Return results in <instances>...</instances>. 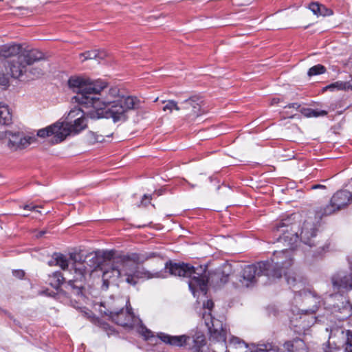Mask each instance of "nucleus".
<instances>
[{"label": "nucleus", "mask_w": 352, "mask_h": 352, "mask_svg": "<svg viewBox=\"0 0 352 352\" xmlns=\"http://www.w3.org/2000/svg\"><path fill=\"white\" fill-rule=\"evenodd\" d=\"M87 140L90 144H94L96 142H102L104 140L102 135H98L95 132L89 131L86 135Z\"/></svg>", "instance_id": "nucleus-31"}, {"label": "nucleus", "mask_w": 352, "mask_h": 352, "mask_svg": "<svg viewBox=\"0 0 352 352\" xmlns=\"http://www.w3.org/2000/svg\"><path fill=\"white\" fill-rule=\"evenodd\" d=\"M311 189H323V190H325L326 189V186H324V185H321V184H316V185H313L311 188Z\"/></svg>", "instance_id": "nucleus-42"}, {"label": "nucleus", "mask_w": 352, "mask_h": 352, "mask_svg": "<svg viewBox=\"0 0 352 352\" xmlns=\"http://www.w3.org/2000/svg\"><path fill=\"white\" fill-rule=\"evenodd\" d=\"M8 84V78L4 74H0V85L6 86Z\"/></svg>", "instance_id": "nucleus-37"}, {"label": "nucleus", "mask_w": 352, "mask_h": 352, "mask_svg": "<svg viewBox=\"0 0 352 352\" xmlns=\"http://www.w3.org/2000/svg\"><path fill=\"white\" fill-rule=\"evenodd\" d=\"M151 198V196H148L146 195H144V197H143V199L141 201V205L142 206H146L147 205V203L145 202V200L146 199H148V200H150Z\"/></svg>", "instance_id": "nucleus-41"}, {"label": "nucleus", "mask_w": 352, "mask_h": 352, "mask_svg": "<svg viewBox=\"0 0 352 352\" xmlns=\"http://www.w3.org/2000/svg\"><path fill=\"white\" fill-rule=\"evenodd\" d=\"M316 229L313 222L309 221H305L300 232V239L305 243L309 245L310 247L314 245V243L311 242V239L316 236Z\"/></svg>", "instance_id": "nucleus-18"}, {"label": "nucleus", "mask_w": 352, "mask_h": 352, "mask_svg": "<svg viewBox=\"0 0 352 352\" xmlns=\"http://www.w3.org/2000/svg\"><path fill=\"white\" fill-rule=\"evenodd\" d=\"M346 85V90L351 89L352 90V79L348 82H344Z\"/></svg>", "instance_id": "nucleus-44"}, {"label": "nucleus", "mask_w": 352, "mask_h": 352, "mask_svg": "<svg viewBox=\"0 0 352 352\" xmlns=\"http://www.w3.org/2000/svg\"><path fill=\"white\" fill-rule=\"evenodd\" d=\"M339 210L336 206L330 201V204L316 210V215L318 218L321 219L322 217L327 215L332 214L336 211Z\"/></svg>", "instance_id": "nucleus-25"}, {"label": "nucleus", "mask_w": 352, "mask_h": 352, "mask_svg": "<svg viewBox=\"0 0 352 352\" xmlns=\"http://www.w3.org/2000/svg\"><path fill=\"white\" fill-rule=\"evenodd\" d=\"M45 231H41V232H39L36 235V236L37 238L41 237V236H43L45 234Z\"/></svg>", "instance_id": "nucleus-46"}, {"label": "nucleus", "mask_w": 352, "mask_h": 352, "mask_svg": "<svg viewBox=\"0 0 352 352\" xmlns=\"http://www.w3.org/2000/svg\"><path fill=\"white\" fill-rule=\"evenodd\" d=\"M37 208H38V206L25 205L23 206V208L25 210H29L36 211L38 212H41L40 211L36 210Z\"/></svg>", "instance_id": "nucleus-39"}, {"label": "nucleus", "mask_w": 352, "mask_h": 352, "mask_svg": "<svg viewBox=\"0 0 352 352\" xmlns=\"http://www.w3.org/2000/svg\"><path fill=\"white\" fill-rule=\"evenodd\" d=\"M140 103V100L137 97L122 96L107 107L98 111H90L87 113L92 119L105 118L111 119L114 123H122L127 120L129 111L138 109Z\"/></svg>", "instance_id": "nucleus-5"}, {"label": "nucleus", "mask_w": 352, "mask_h": 352, "mask_svg": "<svg viewBox=\"0 0 352 352\" xmlns=\"http://www.w3.org/2000/svg\"><path fill=\"white\" fill-rule=\"evenodd\" d=\"M277 230L282 234L278 243L285 248L275 251L271 261H261L245 266L242 270L239 287H248L257 282L261 276H267L268 279L280 278L283 272L292 266V250L296 246L299 240L298 227L296 224L282 223L277 226Z\"/></svg>", "instance_id": "nucleus-1"}, {"label": "nucleus", "mask_w": 352, "mask_h": 352, "mask_svg": "<svg viewBox=\"0 0 352 352\" xmlns=\"http://www.w3.org/2000/svg\"><path fill=\"white\" fill-rule=\"evenodd\" d=\"M287 222V220H285V223H286V224H287V225H289ZM283 223H285V221H283ZM281 223H282V222H281V223H280L278 224V226L281 225Z\"/></svg>", "instance_id": "nucleus-48"}, {"label": "nucleus", "mask_w": 352, "mask_h": 352, "mask_svg": "<svg viewBox=\"0 0 352 352\" xmlns=\"http://www.w3.org/2000/svg\"><path fill=\"white\" fill-rule=\"evenodd\" d=\"M76 116L78 117L74 120L73 124L69 122H61L63 128H65L69 131L68 135L72 133H78L87 127V120L83 116L82 111L77 109L69 111L68 114L69 118H74Z\"/></svg>", "instance_id": "nucleus-14"}, {"label": "nucleus", "mask_w": 352, "mask_h": 352, "mask_svg": "<svg viewBox=\"0 0 352 352\" xmlns=\"http://www.w3.org/2000/svg\"><path fill=\"white\" fill-rule=\"evenodd\" d=\"M285 274L286 276V279L288 285L295 286L294 283L296 282V278L287 276L286 273Z\"/></svg>", "instance_id": "nucleus-38"}, {"label": "nucleus", "mask_w": 352, "mask_h": 352, "mask_svg": "<svg viewBox=\"0 0 352 352\" xmlns=\"http://www.w3.org/2000/svg\"><path fill=\"white\" fill-rule=\"evenodd\" d=\"M49 55L38 49L30 45H1L0 58H14L9 63L10 74L13 78H19L24 74H28L32 79H38L46 73V68L43 65L31 67L35 63L47 60Z\"/></svg>", "instance_id": "nucleus-3"}, {"label": "nucleus", "mask_w": 352, "mask_h": 352, "mask_svg": "<svg viewBox=\"0 0 352 352\" xmlns=\"http://www.w3.org/2000/svg\"><path fill=\"white\" fill-rule=\"evenodd\" d=\"M147 334H144V336L148 338L150 336L151 331H146Z\"/></svg>", "instance_id": "nucleus-47"}, {"label": "nucleus", "mask_w": 352, "mask_h": 352, "mask_svg": "<svg viewBox=\"0 0 352 352\" xmlns=\"http://www.w3.org/2000/svg\"><path fill=\"white\" fill-rule=\"evenodd\" d=\"M24 217H28L29 214H27V212H25V214H23Z\"/></svg>", "instance_id": "nucleus-50"}, {"label": "nucleus", "mask_w": 352, "mask_h": 352, "mask_svg": "<svg viewBox=\"0 0 352 352\" xmlns=\"http://www.w3.org/2000/svg\"><path fill=\"white\" fill-rule=\"evenodd\" d=\"M300 107V105L298 103H292V104H288L287 106H286L285 107H288V108H294V109H298L299 107Z\"/></svg>", "instance_id": "nucleus-43"}, {"label": "nucleus", "mask_w": 352, "mask_h": 352, "mask_svg": "<svg viewBox=\"0 0 352 352\" xmlns=\"http://www.w3.org/2000/svg\"><path fill=\"white\" fill-rule=\"evenodd\" d=\"M204 320L208 327L209 338V349L212 352H228V346L226 344L227 329L223 322L210 314H204Z\"/></svg>", "instance_id": "nucleus-7"}, {"label": "nucleus", "mask_w": 352, "mask_h": 352, "mask_svg": "<svg viewBox=\"0 0 352 352\" xmlns=\"http://www.w3.org/2000/svg\"><path fill=\"white\" fill-rule=\"evenodd\" d=\"M162 103L164 104L162 108L164 112L167 111L169 113H172L174 111H176L182 113L181 102L179 104L175 100H163Z\"/></svg>", "instance_id": "nucleus-26"}, {"label": "nucleus", "mask_w": 352, "mask_h": 352, "mask_svg": "<svg viewBox=\"0 0 352 352\" xmlns=\"http://www.w3.org/2000/svg\"><path fill=\"white\" fill-rule=\"evenodd\" d=\"M68 130L63 128L61 122L56 123L38 131L37 135L41 138L53 136L52 142L59 143L63 141L68 136Z\"/></svg>", "instance_id": "nucleus-13"}, {"label": "nucleus", "mask_w": 352, "mask_h": 352, "mask_svg": "<svg viewBox=\"0 0 352 352\" xmlns=\"http://www.w3.org/2000/svg\"><path fill=\"white\" fill-rule=\"evenodd\" d=\"M298 296L302 298V302L307 306V309H302V311L313 314L317 310L320 303V297L307 289L299 291Z\"/></svg>", "instance_id": "nucleus-16"}, {"label": "nucleus", "mask_w": 352, "mask_h": 352, "mask_svg": "<svg viewBox=\"0 0 352 352\" xmlns=\"http://www.w3.org/2000/svg\"><path fill=\"white\" fill-rule=\"evenodd\" d=\"M155 252L130 253L119 255L113 258V261H108L102 265H97V267L103 272L102 278L104 285L108 287V280L111 278H123L124 280L131 285H135L140 278H160V272L151 273L144 267L138 265L144 263L148 259L155 257Z\"/></svg>", "instance_id": "nucleus-2"}, {"label": "nucleus", "mask_w": 352, "mask_h": 352, "mask_svg": "<svg viewBox=\"0 0 352 352\" xmlns=\"http://www.w3.org/2000/svg\"><path fill=\"white\" fill-rule=\"evenodd\" d=\"M228 352H252V346H250L238 338H233L228 345Z\"/></svg>", "instance_id": "nucleus-20"}, {"label": "nucleus", "mask_w": 352, "mask_h": 352, "mask_svg": "<svg viewBox=\"0 0 352 352\" xmlns=\"http://www.w3.org/2000/svg\"><path fill=\"white\" fill-rule=\"evenodd\" d=\"M69 87L77 93L76 100L85 107H89L93 95L100 94L106 87L102 80H92L80 76H72L68 80Z\"/></svg>", "instance_id": "nucleus-6"}, {"label": "nucleus", "mask_w": 352, "mask_h": 352, "mask_svg": "<svg viewBox=\"0 0 352 352\" xmlns=\"http://www.w3.org/2000/svg\"><path fill=\"white\" fill-rule=\"evenodd\" d=\"M352 195L350 191L346 190L338 191L331 198V201L339 210L345 207L351 203Z\"/></svg>", "instance_id": "nucleus-19"}, {"label": "nucleus", "mask_w": 352, "mask_h": 352, "mask_svg": "<svg viewBox=\"0 0 352 352\" xmlns=\"http://www.w3.org/2000/svg\"><path fill=\"white\" fill-rule=\"evenodd\" d=\"M54 258L55 259L56 264L61 269L65 270L68 267V260L65 256L62 254L56 253L54 255Z\"/></svg>", "instance_id": "nucleus-29"}, {"label": "nucleus", "mask_w": 352, "mask_h": 352, "mask_svg": "<svg viewBox=\"0 0 352 352\" xmlns=\"http://www.w3.org/2000/svg\"><path fill=\"white\" fill-rule=\"evenodd\" d=\"M5 138L8 140V146L13 150L25 148L31 144L32 138L25 137L19 132L13 133L10 131L5 132Z\"/></svg>", "instance_id": "nucleus-15"}, {"label": "nucleus", "mask_w": 352, "mask_h": 352, "mask_svg": "<svg viewBox=\"0 0 352 352\" xmlns=\"http://www.w3.org/2000/svg\"><path fill=\"white\" fill-rule=\"evenodd\" d=\"M284 347L289 352H307L306 344L301 339H294L284 344Z\"/></svg>", "instance_id": "nucleus-21"}, {"label": "nucleus", "mask_w": 352, "mask_h": 352, "mask_svg": "<svg viewBox=\"0 0 352 352\" xmlns=\"http://www.w3.org/2000/svg\"><path fill=\"white\" fill-rule=\"evenodd\" d=\"M165 269L168 270L171 275L190 278L188 286L194 296L198 290H200L205 295L207 284L209 281L217 285L225 284L228 281L230 276L234 272L232 265L228 263H224L220 269L210 274L207 272L205 267L198 266L195 267L184 263H173L168 262L166 263Z\"/></svg>", "instance_id": "nucleus-4"}, {"label": "nucleus", "mask_w": 352, "mask_h": 352, "mask_svg": "<svg viewBox=\"0 0 352 352\" xmlns=\"http://www.w3.org/2000/svg\"><path fill=\"white\" fill-rule=\"evenodd\" d=\"M24 217H28L29 214H27V212H25V214H23Z\"/></svg>", "instance_id": "nucleus-49"}, {"label": "nucleus", "mask_w": 352, "mask_h": 352, "mask_svg": "<svg viewBox=\"0 0 352 352\" xmlns=\"http://www.w3.org/2000/svg\"><path fill=\"white\" fill-rule=\"evenodd\" d=\"M337 336H342V338H346L345 342V352H352V333L350 331H344L341 329H336L331 331L329 341L324 348L325 352H333L334 349H338L342 342L336 340L334 338Z\"/></svg>", "instance_id": "nucleus-12"}, {"label": "nucleus", "mask_w": 352, "mask_h": 352, "mask_svg": "<svg viewBox=\"0 0 352 352\" xmlns=\"http://www.w3.org/2000/svg\"><path fill=\"white\" fill-rule=\"evenodd\" d=\"M300 113L307 118L324 116L327 111L324 110L313 109L311 108H302Z\"/></svg>", "instance_id": "nucleus-28"}, {"label": "nucleus", "mask_w": 352, "mask_h": 352, "mask_svg": "<svg viewBox=\"0 0 352 352\" xmlns=\"http://www.w3.org/2000/svg\"><path fill=\"white\" fill-rule=\"evenodd\" d=\"M280 101V99L279 98H273L271 101V104H277Z\"/></svg>", "instance_id": "nucleus-45"}, {"label": "nucleus", "mask_w": 352, "mask_h": 352, "mask_svg": "<svg viewBox=\"0 0 352 352\" xmlns=\"http://www.w3.org/2000/svg\"><path fill=\"white\" fill-rule=\"evenodd\" d=\"M158 338L166 344L174 346H184L196 352L203 351V348L206 344L204 335L200 332L196 333L192 337L186 335L173 336L164 333H160Z\"/></svg>", "instance_id": "nucleus-8"}, {"label": "nucleus", "mask_w": 352, "mask_h": 352, "mask_svg": "<svg viewBox=\"0 0 352 352\" xmlns=\"http://www.w3.org/2000/svg\"><path fill=\"white\" fill-rule=\"evenodd\" d=\"M93 258V259H94V258L97 259V257H96V256L95 255V256H93V258Z\"/></svg>", "instance_id": "nucleus-51"}, {"label": "nucleus", "mask_w": 352, "mask_h": 352, "mask_svg": "<svg viewBox=\"0 0 352 352\" xmlns=\"http://www.w3.org/2000/svg\"><path fill=\"white\" fill-rule=\"evenodd\" d=\"M12 116L8 105L0 102V123L9 125L12 123Z\"/></svg>", "instance_id": "nucleus-22"}, {"label": "nucleus", "mask_w": 352, "mask_h": 352, "mask_svg": "<svg viewBox=\"0 0 352 352\" xmlns=\"http://www.w3.org/2000/svg\"><path fill=\"white\" fill-rule=\"evenodd\" d=\"M50 278V284L55 289H58L64 280L63 276L60 272L54 273Z\"/></svg>", "instance_id": "nucleus-30"}, {"label": "nucleus", "mask_w": 352, "mask_h": 352, "mask_svg": "<svg viewBox=\"0 0 352 352\" xmlns=\"http://www.w3.org/2000/svg\"><path fill=\"white\" fill-rule=\"evenodd\" d=\"M11 44L14 45V44H16V43H12Z\"/></svg>", "instance_id": "nucleus-52"}, {"label": "nucleus", "mask_w": 352, "mask_h": 352, "mask_svg": "<svg viewBox=\"0 0 352 352\" xmlns=\"http://www.w3.org/2000/svg\"><path fill=\"white\" fill-rule=\"evenodd\" d=\"M84 278L80 279L78 274H76L74 279L69 280L67 282V288L71 289L74 294L79 295L82 293L81 289L83 287L82 280Z\"/></svg>", "instance_id": "nucleus-23"}, {"label": "nucleus", "mask_w": 352, "mask_h": 352, "mask_svg": "<svg viewBox=\"0 0 352 352\" xmlns=\"http://www.w3.org/2000/svg\"><path fill=\"white\" fill-rule=\"evenodd\" d=\"M83 55L85 56V59H102L104 56V53L94 50L86 52Z\"/></svg>", "instance_id": "nucleus-34"}, {"label": "nucleus", "mask_w": 352, "mask_h": 352, "mask_svg": "<svg viewBox=\"0 0 352 352\" xmlns=\"http://www.w3.org/2000/svg\"><path fill=\"white\" fill-rule=\"evenodd\" d=\"M82 258L80 253L72 252L69 254V258L73 261L74 273L78 274L80 279L84 278L86 273L93 271L91 267L88 269L85 262L81 261Z\"/></svg>", "instance_id": "nucleus-17"}, {"label": "nucleus", "mask_w": 352, "mask_h": 352, "mask_svg": "<svg viewBox=\"0 0 352 352\" xmlns=\"http://www.w3.org/2000/svg\"><path fill=\"white\" fill-rule=\"evenodd\" d=\"M309 9L313 13L318 16H328L332 14V11L327 8L324 6L319 4L317 2H313L309 4Z\"/></svg>", "instance_id": "nucleus-24"}, {"label": "nucleus", "mask_w": 352, "mask_h": 352, "mask_svg": "<svg viewBox=\"0 0 352 352\" xmlns=\"http://www.w3.org/2000/svg\"><path fill=\"white\" fill-rule=\"evenodd\" d=\"M213 307H214V302L210 300H208L206 302L204 303L203 308L204 309V312L202 314V319L203 320H204V314H210V316H212L211 310ZM211 317L213 318L212 316H211Z\"/></svg>", "instance_id": "nucleus-36"}, {"label": "nucleus", "mask_w": 352, "mask_h": 352, "mask_svg": "<svg viewBox=\"0 0 352 352\" xmlns=\"http://www.w3.org/2000/svg\"><path fill=\"white\" fill-rule=\"evenodd\" d=\"M305 315H300L299 317L297 316L295 317H291L290 318V323L291 325H292L294 327H299L300 328L302 327V329H305V326L302 325L300 322L302 320V322H304L305 320Z\"/></svg>", "instance_id": "nucleus-35"}, {"label": "nucleus", "mask_w": 352, "mask_h": 352, "mask_svg": "<svg viewBox=\"0 0 352 352\" xmlns=\"http://www.w3.org/2000/svg\"><path fill=\"white\" fill-rule=\"evenodd\" d=\"M99 311L102 314L109 316L113 321L121 326L131 327L134 324L135 316L131 308L119 309L115 305H109L107 302H101Z\"/></svg>", "instance_id": "nucleus-9"}, {"label": "nucleus", "mask_w": 352, "mask_h": 352, "mask_svg": "<svg viewBox=\"0 0 352 352\" xmlns=\"http://www.w3.org/2000/svg\"><path fill=\"white\" fill-rule=\"evenodd\" d=\"M107 87V84L106 83V87L100 94L92 96L91 99H93V101L90 102L89 105V107H93L91 111H98V109L107 107V106L112 104L115 101H117L118 98L122 97L120 96V89L118 87H111L108 91H106L105 89Z\"/></svg>", "instance_id": "nucleus-10"}, {"label": "nucleus", "mask_w": 352, "mask_h": 352, "mask_svg": "<svg viewBox=\"0 0 352 352\" xmlns=\"http://www.w3.org/2000/svg\"><path fill=\"white\" fill-rule=\"evenodd\" d=\"M326 72V68L322 65L318 64L311 67L308 72L307 75L309 76H316L318 74H324Z\"/></svg>", "instance_id": "nucleus-32"}, {"label": "nucleus", "mask_w": 352, "mask_h": 352, "mask_svg": "<svg viewBox=\"0 0 352 352\" xmlns=\"http://www.w3.org/2000/svg\"><path fill=\"white\" fill-rule=\"evenodd\" d=\"M14 276L19 278H21L23 277L25 273L23 270H15L13 272Z\"/></svg>", "instance_id": "nucleus-40"}, {"label": "nucleus", "mask_w": 352, "mask_h": 352, "mask_svg": "<svg viewBox=\"0 0 352 352\" xmlns=\"http://www.w3.org/2000/svg\"><path fill=\"white\" fill-rule=\"evenodd\" d=\"M252 352H278L277 346L271 343L252 344Z\"/></svg>", "instance_id": "nucleus-27"}, {"label": "nucleus", "mask_w": 352, "mask_h": 352, "mask_svg": "<svg viewBox=\"0 0 352 352\" xmlns=\"http://www.w3.org/2000/svg\"><path fill=\"white\" fill-rule=\"evenodd\" d=\"M202 100L197 96L181 102L182 114L186 118L194 120L205 113V110L201 107Z\"/></svg>", "instance_id": "nucleus-11"}, {"label": "nucleus", "mask_w": 352, "mask_h": 352, "mask_svg": "<svg viewBox=\"0 0 352 352\" xmlns=\"http://www.w3.org/2000/svg\"><path fill=\"white\" fill-rule=\"evenodd\" d=\"M346 84L343 81H337L333 83H331L324 88V90H346Z\"/></svg>", "instance_id": "nucleus-33"}]
</instances>
